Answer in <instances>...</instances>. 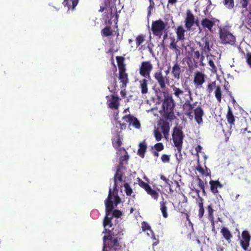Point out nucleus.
<instances>
[{
    "label": "nucleus",
    "instance_id": "obj_54",
    "mask_svg": "<svg viewBox=\"0 0 251 251\" xmlns=\"http://www.w3.org/2000/svg\"><path fill=\"white\" fill-rule=\"evenodd\" d=\"M129 156L126 154V155L121 156L120 158V161H122L123 162H124L125 161H126L127 162Z\"/></svg>",
    "mask_w": 251,
    "mask_h": 251
},
{
    "label": "nucleus",
    "instance_id": "obj_2",
    "mask_svg": "<svg viewBox=\"0 0 251 251\" xmlns=\"http://www.w3.org/2000/svg\"><path fill=\"white\" fill-rule=\"evenodd\" d=\"M112 197V189L109 188L108 195L105 200V215L103 221L104 227L107 226H112V220L113 217L118 218L122 215V212L120 210L114 209V206Z\"/></svg>",
    "mask_w": 251,
    "mask_h": 251
},
{
    "label": "nucleus",
    "instance_id": "obj_29",
    "mask_svg": "<svg viewBox=\"0 0 251 251\" xmlns=\"http://www.w3.org/2000/svg\"><path fill=\"white\" fill-rule=\"evenodd\" d=\"M221 233L224 238L227 241L230 240L231 238L232 237V235L230 231L226 227H223L221 230Z\"/></svg>",
    "mask_w": 251,
    "mask_h": 251
},
{
    "label": "nucleus",
    "instance_id": "obj_22",
    "mask_svg": "<svg viewBox=\"0 0 251 251\" xmlns=\"http://www.w3.org/2000/svg\"><path fill=\"white\" fill-rule=\"evenodd\" d=\"M159 125L160 126V128L164 138L168 139L170 129L169 123L166 121H163L161 123L159 124Z\"/></svg>",
    "mask_w": 251,
    "mask_h": 251
},
{
    "label": "nucleus",
    "instance_id": "obj_17",
    "mask_svg": "<svg viewBox=\"0 0 251 251\" xmlns=\"http://www.w3.org/2000/svg\"><path fill=\"white\" fill-rule=\"evenodd\" d=\"M123 176V173L121 171H119V169H117L116 173L114 175V186H113V192L114 193L115 191H117V192L118 191V183L119 182H122Z\"/></svg>",
    "mask_w": 251,
    "mask_h": 251
},
{
    "label": "nucleus",
    "instance_id": "obj_53",
    "mask_svg": "<svg viewBox=\"0 0 251 251\" xmlns=\"http://www.w3.org/2000/svg\"><path fill=\"white\" fill-rule=\"evenodd\" d=\"M196 170L202 175H205V170L201 165H198L196 167Z\"/></svg>",
    "mask_w": 251,
    "mask_h": 251
},
{
    "label": "nucleus",
    "instance_id": "obj_42",
    "mask_svg": "<svg viewBox=\"0 0 251 251\" xmlns=\"http://www.w3.org/2000/svg\"><path fill=\"white\" fill-rule=\"evenodd\" d=\"M223 3L228 9H232L234 7V0H224Z\"/></svg>",
    "mask_w": 251,
    "mask_h": 251
},
{
    "label": "nucleus",
    "instance_id": "obj_23",
    "mask_svg": "<svg viewBox=\"0 0 251 251\" xmlns=\"http://www.w3.org/2000/svg\"><path fill=\"white\" fill-rule=\"evenodd\" d=\"M196 201L197 204L199 207L198 216L200 219H201L204 213V209L203 207V199L201 196H199L197 198H196Z\"/></svg>",
    "mask_w": 251,
    "mask_h": 251
},
{
    "label": "nucleus",
    "instance_id": "obj_6",
    "mask_svg": "<svg viewBox=\"0 0 251 251\" xmlns=\"http://www.w3.org/2000/svg\"><path fill=\"white\" fill-rule=\"evenodd\" d=\"M166 25L167 24L161 19L152 21L151 30L153 34L161 37L163 34V32L166 29Z\"/></svg>",
    "mask_w": 251,
    "mask_h": 251
},
{
    "label": "nucleus",
    "instance_id": "obj_60",
    "mask_svg": "<svg viewBox=\"0 0 251 251\" xmlns=\"http://www.w3.org/2000/svg\"><path fill=\"white\" fill-rule=\"evenodd\" d=\"M201 149H202V147L200 145H198L195 148V151H196L197 153H199V152H201Z\"/></svg>",
    "mask_w": 251,
    "mask_h": 251
},
{
    "label": "nucleus",
    "instance_id": "obj_39",
    "mask_svg": "<svg viewBox=\"0 0 251 251\" xmlns=\"http://www.w3.org/2000/svg\"><path fill=\"white\" fill-rule=\"evenodd\" d=\"M113 196L114 197V202H113L114 204L115 205V206H117V205L120 203L121 201V198L118 195V192L115 191L114 193L113 192V191H112V197L113 198Z\"/></svg>",
    "mask_w": 251,
    "mask_h": 251
},
{
    "label": "nucleus",
    "instance_id": "obj_50",
    "mask_svg": "<svg viewBox=\"0 0 251 251\" xmlns=\"http://www.w3.org/2000/svg\"><path fill=\"white\" fill-rule=\"evenodd\" d=\"M208 64L211 67V71L213 72H216L217 71V68L215 66V64H214V62L213 61V60L212 59H210L209 61H208Z\"/></svg>",
    "mask_w": 251,
    "mask_h": 251
},
{
    "label": "nucleus",
    "instance_id": "obj_18",
    "mask_svg": "<svg viewBox=\"0 0 251 251\" xmlns=\"http://www.w3.org/2000/svg\"><path fill=\"white\" fill-rule=\"evenodd\" d=\"M195 119L196 122L200 125L202 123V117L204 115V111L201 106H198L194 110Z\"/></svg>",
    "mask_w": 251,
    "mask_h": 251
},
{
    "label": "nucleus",
    "instance_id": "obj_4",
    "mask_svg": "<svg viewBox=\"0 0 251 251\" xmlns=\"http://www.w3.org/2000/svg\"><path fill=\"white\" fill-rule=\"evenodd\" d=\"M184 136L181 127L175 126L173 128L172 139L175 146L176 148L177 152L176 153V156L178 160H181L182 158L181 152Z\"/></svg>",
    "mask_w": 251,
    "mask_h": 251
},
{
    "label": "nucleus",
    "instance_id": "obj_63",
    "mask_svg": "<svg viewBox=\"0 0 251 251\" xmlns=\"http://www.w3.org/2000/svg\"><path fill=\"white\" fill-rule=\"evenodd\" d=\"M158 151H152V153H153V155L155 156V157H158L159 156V153L158 152Z\"/></svg>",
    "mask_w": 251,
    "mask_h": 251
},
{
    "label": "nucleus",
    "instance_id": "obj_40",
    "mask_svg": "<svg viewBox=\"0 0 251 251\" xmlns=\"http://www.w3.org/2000/svg\"><path fill=\"white\" fill-rule=\"evenodd\" d=\"M124 187L126 195L127 196H130L133 193V191L129 184L128 183H125L124 184Z\"/></svg>",
    "mask_w": 251,
    "mask_h": 251
},
{
    "label": "nucleus",
    "instance_id": "obj_13",
    "mask_svg": "<svg viewBox=\"0 0 251 251\" xmlns=\"http://www.w3.org/2000/svg\"><path fill=\"white\" fill-rule=\"evenodd\" d=\"M123 120L129 124V125H132L135 128L139 129L141 127V124L139 121L133 115L128 114L124 116Z\"/></svg>",
    "mask_w": 251,
    "mask_h": 251
},
{
    "label": "nucleus",
    "instance_id": "obj_61",
    "mask_svg": "<svg viewBox=\"0 0 251 251\" xmlns=\"http://www.w3.org/2000/svg\"><path fill=\"white\" fill-rule=\"evenodd\" d=\"M153 7H151L149 6L148 8V16H150L151 14V11L153 9Z\"/></svg>",
    "mask_w": 251,
    "mask_h": 251
},
{
    "label": "nucleus",
    "instance_id": "obj_32",
    "mask_svg": "<svg viewBox=\"0 0 251 251\" xmlns=\"http://www.w3.org/2000/svg\"><path fill=\"white\" fill-rule=\"evenodd\" d=\"M207 210L208 212V218L209 221H210L211 222H212L214 224V210L213 208V205L212 204H209L207 206Z\"/></svg>",
    "mask_w": 251,
    "mask_h": 251
},
{
    "label": "nucleus",
    "instance_id": "obj_31",
    "mask_svg": "<svg viewBox=\"0 0 251 251\" xmlns=\"http://www.w3.org/2000/svg\"><path fill=\"white\" fill-rule=\"evenodd\" d=\"M116 59L117 62L119 71L126 70V65L124 63L125 60V58L123 56H116Z\"/></svg>",
    "mask_w": 251,
    "mask_h": 251
},
{
    "label": "nucleus",
    "instance_id": "obj_7",
    "mask_svg": "<svg viewBox=\"0 0 251 251\" xmlns=\"http://www.w3.org/2000/svg\"><path fill=\"white\" fill-rule=\"evenodd\" d=\"M153 68V65L151 61H143L139 66V74L144 77L149 78Z\"/></svg>",
    "mask_w": 251,
    "mask_h": 251
},
{
    "label": "nucleus",
    "instance_id": "obj_25",
    "mask_svg": "<svg viewBox=\"0 0 251 251\" xmlns=\"http://www.w3.org/2000/svg\"><path fill=\"white\" fill-rule=\"evenodd\" d=\"M171 88L173 90V94L175 97L179 100H181V97L184 95V91L182 89L175 85H172Z\"/></svg>",
    "mask_w": 251,
    "mask_h": 251
},
{
    "label": "nucleus",
    "instance_id": "obj_9",
    "mask_svg": "<svg viewBox=\"0 0 251 251\" xmlns=\"http://www.w3.org/2000/svg\"><path fill=\"white\" fill-rule=\"evenodd\" d=\"M205 75L200 71H197L194 75L193 82L196 88H201L205 81Z\"/></svg>",
    "mask_w": 251,
    "mask_h": 251
},
{
    "label": "nucleus",
    "instance_id": "obj_51",
    "mask_svg": "<svg viewBox=\"0 0 251 251\" xmlns=\"http://www.w3.org/2000/svg\"><path fill=\"white\" fill-rule=\"evenodd\" d=\"M177 45H176V42H175V38H171V42L170 44L169 48L171 49H174L175 48H176V47Z\"/></svg>",
    "mask_w": 251,
    "mask_h": 251
},
{
    "label": "nucleus",
    "instance_id": "obj_59",
    "mask_svg": "<svg viewBox=\"0 0 251 251\" xmlns=\"http://www.w3.org/2000/svg\"><path fill=\"white\" fill-rule=\"evenodd\" d=\"M124 162L120 161L119 165L117 167V169H119V171H121L120 170L121 169H125V167L124 166Z\"/></svg>",
    "mask_w": 251,
    "mask_h": 251
},
{
    "label": "nucleus",
    "instance_id": "obj_44",
    "mask_svg": "<svg viewBox=\"0 0 251 251\" xmlns=\"http://www.w3.org/2000/svg\"><path fill=\"white\" fill-rule=\"evenodd\" d=\"M160 179L164 181L169 187H170V190L171 192H173V190H172L171 188V184H173V182L172 181L169 180V179L166 178L164 176L161 175L160 176Z\"/></svg>",
    "mask_w": 251,
    "mask_h": 251
},
{
    "label": "nucleus",
    "instance_id": "obj_47",
    "mask_svg": "<svg viewBox=\"0 0 251 251\" xmlns=\"http://www.w3.org/2000/svg\"><path fill=\"white\" fill-rule=\"evenodd\" d=\"M155 150L157 151H160L164 149V146L162 143H157L154 146Z\"/></svg>",
    "mask_w": 251,
    "mask_h": 251
},
{
    "label": "nucleus",
    "instance_id": "obj_5",
    "mask_svg": "<svg viewBox=\"0 0 251 251\" xmlns=\"http://www.w3.org/2000/svg\"><path fill=\"white\" fill-rule=\"evenodd\" d=\"M221 43L224 45H233L235 43V37L226 27L220 28L219 30Z\"/></svg>",
    "mask_w": 251,
    "mask_h": 251
},
{
    "label": "nucleus",
    "instance_id": "obj_57",
    "mask_svg": "<svg viewBox=\"0 0 251 251\" xmlns=\"http://www.w3.org/2000/svg\"><path fill=\"white\" fill-rule=\"evenodd\" d=\"M205 170V176H211V171L209 169L207 168L206 166H205V169L204 170Z\"/></svg>",
    "mask_w": 251,
    "mask_h": 251
},
{
    "label": "nucleus",
    "instance_id": "obj_24",
    "mask_svg": "<svg viewBox=\"0 0 251 251\" xmlns=\"http://www.w3.org/2000/svg\"><path fill=\"white\" fill-rule=\"evenodd\" d=\"M139 87L141 89V92L142 95H145L148 93V80L144 78L139 81Z\"/></svg>",
    "mask_w": 251,
    "mask_h": 251
},
{
    "label": "nucleus",
    "instance_id": "obj_28",
    "mask_svg": "<svg viewBox=\"0 0 251 251\" xmlns=\"http://www.w3.org/2000/svg\"><path fill=\"white\" fill-rule=\"evenodd\" d=\"M139 147L138 154L141 157L144 158L147 148V145L146 143L145 140L143 142L139 143Z\"/></svg>",
    "mask_w": 251,
    "mask_h": 251
},
{
    "label": "nucleus",
    "instance_id": "obj_21",
    "mask_svg": "<svg viewBox=\"0 0 251 251\" xmlns=\"http://www.w3.org/2000/svg\"><path fill=\"white\" fill-rule=\"evenodd\" d=\"M119 100L118 96L111 95V98L107 101L109 107L112 109H117L120 105Z\"/></svg>",
    "mask_w": 251,
    "mask_h": 251
},
{
    "label": "nucleus",
    "instance_id": "obj_64",
    "mask_svg": "<svg viewBox=\"0 0 251 251\" xmlns=\"http://www.w3.org/2000/svg\"><path fill=\"white\" fill-rule=\"evenodd\" d=\"M150 0V6H151V7H153L154 6V2L152 0Z\"/></svg>",
    "mask_w": 251,
    "mask_h": 251
},
{
    "label": "nucleus",
    "instance_id": "obj_49",
    "mask_svg": "<svg viewBox=\"0 0 251 251\" xmlns=\"http://www.w3.org/2000/svg\"><path fill=\"white\" fill-rule=\"evenodd\" d=\"M161 159L162 161L164 163L169 162L170 160V156L167 154H163L161 156Z\"/></svg>",
    "mask_w": 251,
    "mask_h": 251
},
{
    "label": "nucleus",
    "instance_id": "obj_52",
    "mask_svg": "<svg viewBox=\"0 0 251 251\" xmlns=\"http://www.w3.org/2000/svg\"><path fill=\"white\" fill-rule=\"evenodd\" d=\"M197 180L198 181V186L201 188H205L204 183L203 181L198 176Z\"/></svg>",
    "mask_w": 251,
    "mask_h": 251
},
{
    "label": "nucleus",
    "instance_id": "obj_37",
    "mask_svg": "<svg viewBox=\"0 0 251 251\" xmlns=\"http://www.w3.org/2000/svg\"><path fill=\"white\" fill-rule=\"evenodd\" d=\"M145 37L146 36L143 34H140L136 37L135 41L137 47H139L144 42Z\"/></svg>",
    "mask_w": 251,
    "mask_h": 251
},
{
    "label": "nucleus",
    "instance_id": "obj_11",
    "mask_svg": "<svg viewBox=\"0 0 251 251\" xmlns=\"http://www.w3.org/2000/svg\"><path fill=\"white\" fill-rule=\"evenodd\" d=\"M198 102H195L192 104L190 100H187L183 105V109L185 111V114L190 119L193 117V110L195 106H196Z\"/></svg>",
    "mask_w": 251,
    "mask_h": 251
},
{
    "label": "nucleus",
    "instance_id": "obj_27",
    "mask_svg": "<svg viewBox=\"0 0 251 251\" xmlns=\"http://www.w3.org/2000/svg\"><path fill=\"white\" fill-rule=\"evenodd\" d=\"M78 2V0H64L62 3L64 6H67L68 10H74Z\"/></svg>",
    "mask_w": 251,
    "mask_h": 251
},
{
    "label": "nucleus",
    "instance_id": "obj_46",
    "mask_svg": "<svg viewBox=\"0 0 251 251\" xmlns=\"http://www.w3.org/2000/svg\"><path fill=\"white\" fill-rule=\"evenodd\" d=\"M245 57L247 64L251 68V52L248 51L246 53Z\"/></svg>",
    "mask_w": 251,
    "mask_h": 251
},
{
    "label": "nucleus",
    "instance_id": "obj_12",
    "mask_svg": "<svg viewBox=\"0 0 251 251\" xmlns=\"http://www.w3.org/2000/svg\"><path fill=\"white\" fill-rule=\"evenodd\" d=\"M242 240L240 244L243 250L247 251L250 245V242L251 239L249 232L247 230H244L241 233Z\"/></svg>",
    "mask_w": 251,
    "mask_h": 251
},
{
    "label": "nucleus",
    "instance_id": "obj_41",
    "mask_svg": "<svg viewBox=\"0 0 251 251\" xmlns=\"http://www.w3.org/2000/svg\"><path fill=\"white\" fill-rule=\"evenodd\" d=\"M141 225L142 229L143 231H150L151 234L153 233L151 229V226L146 222H143L141 224Z\"/></svg>",
    "mask_w": 251,
    "mask_h": 251
},
{
    "label": "nucleus",
    "instance_id": "obj_55",
    "mask_svg": "<svg viewBox=\"0 0 251 251\" xmlns=\"http://www.w3.org/2000/svg\"><path fill=\"white\" fill-rule=\"evenodd\" d=\"M200 53L199 51L196 50L193 53V57L194 59H199L200 58L201 56Z\"/></svg>",
    "mask_w": 251,
    "mask_h": 251
},
{
    "label": "nucleus",
    "instance_id": "obj_30",
    "mask_svg": "<svg viewBox=\"0 0 251 251\" xmlns=\"http://www.w3.org/2000/svg\"><path fill=\"white\" fill-rule=\"evenodd\" d=\"M184 32L185 30L182 26L177 27L176 31L177 40L183 41L184 40Z\"/></svg>",
    "mask_w": 251,
    "mask_h": 251
},
{
    "label": "nucleus",
    "instance_id": "obj_10",
    "mask_svg": "<svg viewBox=\"0 0 251 251\" xmlns=\"http://www.w3.org/2000/svg\"><path fill=\"white\" fill-rule=\"evenodd\" d=\"M153 76L155 80L158 83L160 87L162 89L164 90L166 87V83L168 79L165 76H163L161 71L158 70L155 72Z\"/></svg>",
    "mask_w": 251,
    "mask_h": 251
},
{
    "label": "nucleus",
    "instance_id": "obj_45",
    "mask_svg": "<svg viewBox=\"0 0 251 251\" xmlns=\"http://www.w3.org/2000/svg\"><path fill=\"white\" fill-rule=\"evenodd\" d=\"M154 135L156 141H159L161 140L162 136L158 129L154 130Z\"/></svg>",
    "mask_w": 251,
    "mask_h": 251
},
{
    "label": "nucleus",
    "instance_id": "obj_48",
    "mask_svg": "<svg viewBox=\"0 0 251 251\" xmlns=\"http://www.w3.org/2000/svg\"><path fill=\"white\" fill-rule=\"evenodd\" d=\"M250 0H240V4L242 8L247 9Z\"/></svg>",
    "mask_w": 251,
    "mask_h": 251
},
{
    "label": "nucleus",
    "instance_id": "obj_26",
    "mask_svg": "<svg viewBox=\"0 0 251 251\" xmlns=\"http://www.w3.org/2000/svg\"><path fill=\"white\" fill-rule=\"evenodd\" d=\"M226 118L231 127L235 126V116L233 115L231 108L229 107H228V108L227 112L226 115Z\"/></svg>",
    "mask_w": 251,
    "mask_h": 251
},
{
    "label": "nucleus",
    "instance_id": "obj_62",
    "mask_svg": "<svg viewBox=\"0 0 251 251\" xmlns=\"http://www.w3.org/2000/svg\"><path fill=\"white\" fill-rule=\"evenodd\" d=\"M246 131H248V133H251V132L250 131H248V128L247 127H246V128H242L241 130V132L242 134H245Z\"/></svg>",
    "mask_w": 251,
    "mask_h": 251
},
{
    "label": "nucleus",
    "instance_id": "obj_16",
    "mask_svg": "<svg viewBox=\"0 0 251 251\" xmlns=\"http://www.w3.org/2000/svg\"><path fill=\"white\" fill-rule=\"evenodd\" d=\"M209 185L211 192L215 195H217L219 194V192L218 189L222 188L223 187V185L218 180H210Z\"/></svg>",
    "mask_w": 251,
    "mask_h": 251
},
{
    "label": "nucleus",
    "instance_id": "obj_1",
    "mask_svg": "<svg viewBox=\"0 0 251 251\" xmlns=\"http://www.w3.org/2000/svg\"><path fill=\"white\" fill-rule=\"evenodd\" d=\"M123 226L120 224L114 225L111 230L105 229L103 232L108 234L103 237L102 251H122L124 249L120 245L121 236L124 235Z\"/></svg>",
    "mask_w": 251,
    "mask_h": 251
},
{
    "label": "nucleus",
    "instance_id": "obj_3",
    "mask_svg": "<svg viewBox=\"0 0 251 251\" xmlns=\"http://www.w3.org/2000/svg\"><path fill=\"white\" fill-rule=\"evenodd\" d=\"M163 94L164 99L162 101V107L164 113V117L170 120H174L176 117L174 112L175 103L172 95L169 94L167 91L163 92Z\"/></svg>",
    "mask_w": 251,
    "mask_h": 251
},
{
    "label": "nucleus",
    "instance_id": "obj_14",
    "mask_svg": "<svg viewBox=\"0 0 251 251\" xmlns=\"http://www.w3.org/2000/svg\"><path fill=\"white\" fill-rule=\"evenodd\" d=\"M216 22H219V20L215 18H212L210 20L205 18L202 19L201 25L203 28H207L208 30L211 31L213 26Z\"/></svg>",
    "mask_w": 251,
    "mask_h": 251
},
{
    "label": "nucleus",
    "instance_id": "obj_34",
    "mask_svg": "<svg viewBox=\"0 0 251 251\" xmlns=\"http://www.w3.org/2000/svg\"><path fill=\"white\" fill-rule=\"evenodd\" d=\"M112 144L115 149H118L122 146V143L120 135H118L116 138L112 139Z\"/></svg>",
    "mask_w": 251,
    "mask_h": 251
},
{
    "label": "nucleus",
    "instance_id": "obj_8",
    "mask_svg": "<svg viewBox=\"0 0 251 251\" xmlns=\"http://www.w3.org/2000/svg\"><path fill=\"white\" fill-rule=\"evenodd\" d=\"M138 183L139 185L142 188H143L147 193L148 195H150L152 198L155 200H157L159 197V194L155 190L152 189L151 186L148 183H146L141 179L138 178Z\"/></svg>",
    "mask_w": 251,
    "mask_h": 251
},
{
    "label": "nucleus",
    "instance_id": "obj_58",
    "mask_svg": "<svg viewBox=\"0 0 251 251\" xmlns=\"http://www.w3.org/2000/svg\"><path fill=\"white\" fill-rule=\"evenodd\" d=\"M120 126V128L121 130L125 129L126 127V125L125 123H121L120 121L118 122Z\"/></svg>",
    "mask_w": 251,
    "mask_h": 251
},
{
    "label": "nucleus",
    "instance_id": "obj_33",
    "mask_svg": "<svg viewBox=\"0 0 251 251\" xmlns=\"http://www.w3.org/2000/svg\"><path fill=\"white\" fill-rule=\"evenodd\" d=\"M166 201H161L160 202V210L162 212L163 217L164 218H167L168 216V213H167V207L166 206Z\"/></svg>",
    "mask_w": 251,
    "mask_h": 251
},
{
    "label": "nucleus",
    "instance_id": "obj_43",
    "mask_svg": "<svg viewBox=\"0 0 251 251\" xmlns=\"http://www.w3.org/2000/svg\"><path fill=\"white\" fill-rule=\"evenodd\" d=\"M216 81L212 82L211 83H209L207 85L206 91L209 94L212 92L213 90V89L215 88L216 89Z\"/></svg>",
    "mask_w": 251,
    "mask_h": 251
},
{
    "label": "nucleus",
    "instance_id": "obj_19",
    "mask_svg": "<svg viewBox=\"0 0 251 251\" xmlns=\"http://www.w3.org/2000/svg\"><path fill=\"white\" fill-rule=\"evenodd\" d=\"M171 73L174 78L176 79H179L180 78L181 70V66L177 61L174 62V64L172 69Z\"/></svg>",
    "mask_w": 251,
    "mask_h": 251
},
{
    "label": "nucleus",
    "instance_id": "obj_36",
    "mask_svg": "<svg viewBox=\"0 0 251 251\" xmlns=\"http://www.w3.org/2000/svg\"><path fill=\"white\" fill-rule=\"evenodd\" d=\"M215 96L217 101L219 102H221L222 100V90L220 85H218L217 87H216V89L215 91Z\"/></svg>",
    "mask_w": 251,
    "mask_h": 251
},
{
    "label": "nucleus",
    "instance_id": "obj_20",
    "mask_svg": "<svg viewBox=\"0 0 251 251\" xmlns=\"http://www.w3.org/2000/svg\"><path fill=\"white\" fill-rule=\"evenodd\" d=\"M195 18L193 14L189 11H187L186 13V18L185 19V27L190 29L193 26L195 23Z\"/></svg>",
    "mask_w": 251,
    "mask_h": 251
},
{
    "label": "nucleus",
    "instance_id": "obj_56",
    "mask_svg": "<svg viewBox=\"0 0 251 251\" xmlns=\"http://www.w3.org/2000/svg\"><path fill=\"white\" fill-rule=\"evenodd\" d=\"M174 50H175V52L176 55V58H177L178 56L180 54V48L178 46H177L176 48H175Z\"/></svg>",
    "mask_w": 251,
    "mask_h": 251
},
{
    "label": "nucleus",
    "instance_id": "obj_15",
    "mask_svg": "<svg viewBox=\"0 0 251 251\" xmlns=\"http://www.w3.org/2000/svg\"><path fill=\"white\" fill-rule=\"evenodd\" d=\"M119 79L122 83L121 88L125 89L129 82L128 74L126 73V70L119 71Z\"/></svg>",
    "mask_w": 251,
    "mask_h": 251
},
{
    "label": "nucleus",
    "instance_id": "obj_38",
    "mask_svg": "<svg viewBox=\"0 0 251 251\" xmlns=\"http://www.w3.org/2000/svg\"><path fill=\"white\" fill-rule=\"evenodd\" d=\"M202 50L205 53L209 52L211 50L209 40L207 38L204 39Z\"/></svg>",
    "mask_w": 251,
    "mask_h": 251
},
{
    "label": "nucleus",
    "instance_id": "obj_35",
    "mask_svg": "<svg viewBox=\"0 0 251 251\" xmlns=\"http://www.w3.org/2000/svg\"><path fill=\"white\" fill-rule=\"evenodd\" d=\"M101 34L102 36L108 37L112 35V31L111 27L106 26L101 31Z\"/></svg>",
    "mask_w": 251,
    "mask_h": 251
}]
</instances>
